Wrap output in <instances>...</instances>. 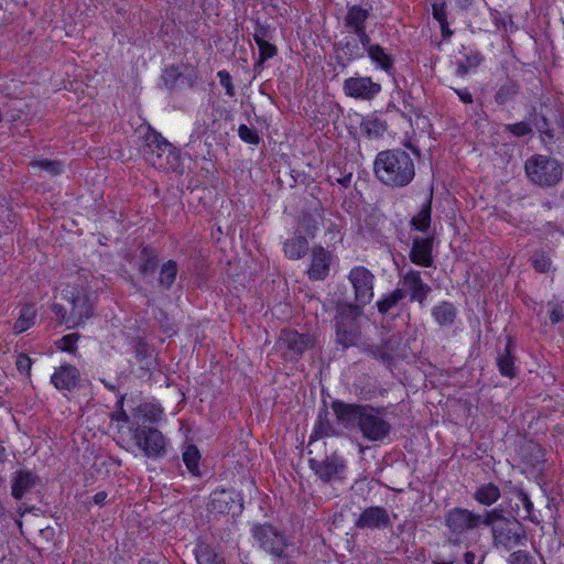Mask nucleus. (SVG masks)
Returning a JSON list of instances; mask_svg holds the SVG:
<instances>
[{
    "instance_id": "1",
    "label": "nucleus",
    "mask_w": 564,
    "mask_h": 564,
    "mask_svg": "<svg viewBox=\"0 0 564 564\" xmlns=\"http://www.w3.org/2000/svg\"><path fill=\"white\" fill-rule=\"evenodd\" d=\"M332 409L337 421L346 429L357 426L362 437L370 442H383L392 431L391 423L386 417L383 408L368 404L345 403L335 400Z\"/></svg>"
},
{
    "instance_id": "2",
    "label": "nucleus",
    "mask_w": 564,
    "mask_h": 564,
    "mask_svg": "<svg viewBox=\"0 0 564 564\" xmlns=\"http://www.w3.org/2000/svg\"><path fill=\"white\" fill-rule=\"evenodd\" d=\"M373 173L379 182L390 187H404L415 176L411 155L402 149L380 151L373 162Z\"/></svg>"
},
{
    "instance_id": "3",
    "label": "nucleus",
    "mask_w": 564,
    "mask_h": 564,
    "mask_svg": "<svg viewBox=\"0 0 564 564\" xmlns=\"http://www.w3.org/2000/svg\"><path fill=\"white\" fill-rule=\"evenodd\" d=\"M485 527L490 529L496 550L510 551L527 543L524 527L517 519L507 517L501 507L485 512Z\"/></svg>"
},
{
    "instance_id": "4",
    "label": "nucleus",
    "mask_w": 564,
    "mask_h": 564,
    "mask_svg": "<svg viewBox=\"0 0 564 564\" xmlns=\"http://www.w3.org/2000/svg\"><path fill=\"white\" fill-rule=\"evenodd\" d=\"M118 434V443L128 451L135 447L149 458H158L166 453L165 437L152 426L144 424H132L126 429L121 426Z\"/></svg>"
},
{
    "instance_id": "5",
    "label": "nucleus",
    "mask_w": 564,
    "mask_h": 564,
    "mask_svg": "<svg viewBox=\"0 0 564 564\" xmlns=\"http://www.w3.org/2000/svg\"><path fill=\"white\" fill-rule=\"evenodd\" d=\"M364 311L351 303H339L334 318L335 343L343 349L359 347L364 344L359 324Z\"/></svg>"
},
{
    "instance_id": "6",
    "label": "nucleus",
    "mask_w": 564,
    "mask_h": 564,
    "mask_svg": "<svg viewBox=\"0 0 564 564\" xmlns=\"http://www.w3.org/2000/svg\"><path fill=\"white\" fill-rule=\"evenodd\" d=\"M138 150L143 159L156 169H165L163 158L173 154V147L150 126L138 130Z\"/></svg>"
},
{
    "instance_id": "7",
    "label": "nucleus",
    "mask_w": 564,
    "mask_h": 564,
    "mask_svg": "<svg viewBox=\"0 0 564 564\" xmlns=\"http://www.w3.org/2000/svg\"><path fill=\"white\" fill-rule=\"evenodd\" d=\"M524 169L529 180L543 187L556 185L563 174L562 166L557 160L541 154L531 156L525 162Z\"/></svg>"
},
{
    "instance_id": "8",
    "label": "nucleus",
    "mask_w": 564,
    "mask_h": 564,
    "mask_svg": "<svg viewBox=\"0 0 564 564\" xmlns=\"http://www.w3.org/2000/svg\"><path fill=\"white\" fill-rule=\"evenodd\" d=\"M444 523L449 531L451 539L460 542L468 532L485 525V513L479 514L463 507H455L445 513Z\"/></svg>"
},
{
    "instance_id": "9",
    "label": "nucleus",
    "mask_w": 564,
    "mask_h": 564,
    "mask_svg": "<svg viewBox=\"0 0 564 564\" xmlns=\"http://www.w3.org/2000/svg\"><path fill=\"white\" fill-rule=\"evenodd\" d=\"M314 345L308 334H301L294 329H282L276 340V349L284 360L294 361Z\"/></svg>"
},
{
    "instance_id": "10",
    "label": "nucleus",
    "mask_w": 564,
    "mask_h": 564,
    "mask_svg": "<svg viewBox=\"0 0 564 564\" xmlns=\"http://www.w3.org/2000/svg\"><path fill=\"white\" fill-rule=\"evenodd\" d=\"M253 538L261 549L276 557L286 556L289 547L288 539L280 533L273 525H256L253 528Z\"/></svg>"
},
{
    "instance_id": "11",
    "label": "nucleus",
    "mask_w": 564,
    "mask_h": 564,
    "mask_svg": "<svg viewBox=\"0 0 564 564\" xmlns=\"http://www.w3.org/2000/svg\"><path fill=\"white\" fill-rule=\"evenodd\" d=\"M399 276V290L402 292L403 297L409 296L411 302H417L420 305H423L432 288L423 281L421 272L409 269L401 271Z\"/></svg>"
},
{
    "instance_id": "12",
    "label": "nucleus",
    "mask_w": 564,
    "mask_h": 564,
    "mask_svg": "<svg viewBox=\"0 0 564 564\" xmlns=\"http://www.w3.org/2000/svg\"><path fill=\"white\" fill-rule=\"evenodd\" d=\"M348 280L354 288L355 305L362 310L373 299L375 275L367 268L357 265L350 270Z\"/></svg>"
},
{
    "instance_id": "13",
    "label": "nucleus",
    "mask_w": 564,
    "mask_h": 564,
    "mask_svg": "<svg viewBox=\"0 0 564 564\" xmlns=\"http://www.w3.org/2000/svg\"><path fill=\"white\" fill-rule=\"evenodd\" d=\"M308 464L311 469L325 482L343 481L345 479L346 462L336 453L322 460L310 458Z\"/></svg>"
},
{
    "instance_id": "14",
    "label": "nucleus",
    "mask_w": 564,
    "mask_h": 564,
    "mask_svg": "<svg viewBox=\"0 0 564 564\" xmlns=\"http://www.w3.org/2000/svg\"><path fill=\"white\" fill-rule=\"evenodd\" d=\"M343 90L348 97L370 101L380 94L381 85L371 77L355 75L344 80Z\"/></svg>"
},
{
    "instance_id": "15",
    "label": "nucleus",
    "mask_w": 564,
    "mask_h": 564,
    "mask_svg": "<svg viewBox=\"0 0 564 564\" xmlns=\"http://www.w3.org/2000/svg\"><path fill=\"white\" fill-rule=\"evenodd\" d=\"M333 253L322 246H314L311 250V264L307 275L313 281L325 280L330 271Z\"/></svg>"
},
{
    "instance_id": "16",
    "label": "nucleus",
    "mask_w": 564,
    "mask_h": 564,
    "mask_svg": "<svg viewBox=\"0 0 564 564\" xmlns=\"http://www.w3.org/2000/svg\"><path fill=\"white\" fill-rule=\"evenodd\" d=\"M79 381L80 372L70 364L59 366L51 376V383L59 391H72L78 386Z\"/></svg>"
},
{
    "instance_id": "17",
    "label": "nucleus",
    "mask_w": 564,
    "mask_h": 564,
    "mask_svg": "<svg viewBox=\"0 0 564 564\" xmlns=\"http://www.w3.org/2000/svg\"><path fill=\"white\" fill-rule=\"evenodd\" d=\"M390 524L389 513L383 507L366 508L355 523L358 529H381Z\"/></svg>"
},
{
    "instance_id": "18",
    "label": "nucleus",
    "mask_w": 564,
    "mask_h": 564,
    "mask_svg": "<svg viewBox=\"0 0 564 564\" xmlns=\"http://www.w3.org/2000/svg\"><path fill=\"white\" fill-rule=\"evenodd\" d=\"M93 313V306L85 294H77L72 299V311L65 324L68 327L82 325Z\"/></svg>"
},
{
    "instance_id": "19",
    "label": "nucleus",
    "mask_w": 564,
    "mask_h": 564,
    "mask_svg": "<svg viewBox=\"0 0 564 564\" xmlns=\"http://www.w3.org/2000/svg\"><path fill=\"white\" fill-rule=\"evenodd\" d=\"M496 365L503 377L512 379L518 375L519 369L516 366L514 344L511 337H507L503 350L498 352Z\"/></svg>"
},
{
    "instance_id": "20",
    "label": "nucleus",
    "mask_w": 564,
    "mask_h": 564,
    "mask_svg": "<svg viewBox=\"0 0 564 564\" xmlns=\"http://www.w3.org/2000/svg\"><path fill=\"white\" fill-rule=\"evenodd\" d=\"M412 263L424 268L432 267V239L431 238H414L412 248L409 253Z\"/></svg>"
},
{
    "instance_id": "21",
    "label": "nucleus",
    "mask_w": 564,
    "mask_h": 564,
    "mask_svg": "<svg viewBox=\"0 0 564 564\" xmlns=\"http://www.w3.org/2000/svg\"><path fill=\"white\" fill-rule=\"evenodd\" d=\"M401 337L400 335H391L381 346H368L365 348L373 358L382 362H389L400 355Z\"/></svg>"
},
{
    "instance_id": "22",
    "label": "nucleus",
    "mask_w": 564,
    "mask_h": 564,
    "mask_svg": "<svg viewBox=\"0 0 564 564\" xmlns=\"http://www.w3.org/2000/svg\"><path fill=\"white\" fill-rule=\"evenodd\" d=\"M11 481L12 496L15 499H21L37 485L39 478L29 470H18L14 473Z\"/></svg>"
},
{
    "instance_id": "23",
    "label": "nucleus",
    "mask_w": 564,
    "mask_h": 564,
    "mask_svg": "<svg viewBox=\"0 0 564 564\" xmlns=\"http://www.w3.org/2000/svg\"><path fill=\"white\" fill-rule=\"evenodd\" d=\"M369 10L361 6H349L344 18V25L351 33L366 29V22L369 19Z\"/></svg>"
},
{
    "instance_id": "24",
    "label": "nucleus",
    "mask_w": 564,
    "mask_h": 564,
    "mask_svg": "<svg viewBox=\"0 0 564 564\" xmlns=\"http://www.w3.org/2000/svg\"><path fill=\"white\" fill-rule=\"evenodd\" d=\"M368 57L377 69L392 76L394 74V58L381 45L369 47Z\"/></svg>"
},
{
    "instance_id": "25",
    "label": "nucleus",
    "mask_w": 564,
    "mask_h": 564,
    "mask_svg": "<svg viewBox=\"0 0 564 564\" xmlns=\"http://www.w3.org/2000/svg\"><path fill=\"white\" fill-rule=\"evenodd\" d=\"M432 316L441 327L451 326L456 319L457 310L454 304L444 301L432 308Z\"/></svg>"
},
{
    "instance_id": "26",
    "label": "nucleus",
    "mask_w": 564,
    "mask_h": 564,
    "mask_svg": "<svg viewBox=\"0 0 564 564\" xmlns=\"http://www.w3.org/2000/svg\"><path fill=\"white\" fill-rule=\"evenodd\" d=\"M386 130V122L373 115L365 117L360 122V131L368 139H379Z\"/></svg>"
},
{
    "instance_id": "27",
    "label": "nucleus",
    "mask_w": 564,
    "mask_h": 564,
    "mask_svg": "<svg viewBox=\"0 0 564 564\" xmlns=\"http://www.w3.org/2000/svg\"><path fill=\"white\" fill-rule=\"evenodd\" d=\"M159 267L158 254L149 247H144L140 253L139 272L145 279L152 276Z\"/></svg>"
},
{
    "instance_id": "28",
    "label": "nucleus",
    "mask_w": 564,
    "mask_h": 564,
    "mask_svg": "<svg viewBox=\"0 0 564 564\" xmlns=\"http://www.w3.org/2000/svg\"><path fill=\"white\" fill-rule=\"evenodd\" d=\"M209 507L219 513H234L232 494L227 490L214 491L210 496Z\"/></svg>"
},
{
    "instance_id": "29",
    "label": "nucleus",
    "mask_w": 564,
    "mask_h": 564,
    "mask_svg": "<svg viewBox=\"0 0 564 564\" xmlns=\"http://www.w3.org/2000/svg\"><path fill=\"white\" fill-rule=\"evenodd\" d=\"M283 250L289 259L299 260L307 253L308 241L303 236H296L284 242Z\"/></svg>"
},
{
    "instance_id": "30",
    "label": "nucleus",
    "mask_w": 564,
    "mask_h": 564,
    "mask_svg": "<svg viewBox=\"0 0 564 564\" xmlns=\"http://www.w3.org/2000/svg\"><path fill=\"white\" fill-rule=\"evenodd\" d=\"M501 494L498 486L492 482L481 485L476 489L473 498L482 506H491L499 500Z\"/></svg>"
},
{
    "instance_id": "31",
    "label": "nucleus",
    "mask_w": 564,
    "mask_h": 564,
    "mask_svg": "<svg viewBox=\"0 0 564 564\" xmlns=\"http://www.w3.org/2000/svg\"><path fill=\"white\" fill-rule=\"evenodd\" d=\"M178 265L174 260L165 261L159 271L158 285L163 290H170L177 276Z\"/></svg>"
},
{
    "instance_id": "32",
    "label": "nucleus",
    "mask_w": 564,
    "mask_h": 564,
    "mask_svg": "<svg viewBox=\"0 0 564 564\" xmlns=\"http://www.w3.org/2000/svg\"><path fill=\"white\" fill-rule=\"evenodd\" d=\"M36 317V308L34 305L24 304L20 308L19 317L17 318L13 330L15 334H21L34 325Z\"/></svg>"
},
{
    "instance_id": "33",
    "label": "nucleus",
    "mask_w": 564,
    "mask_h": 564,
    "mask_svg": "<svg viewBox=\"0 0 564 564\" xmlns=\"http://www.w3.org/2000/svg\"><path fill=\"white\" fill-rule=\"evenodd\" d=\"M163 415V409L159 404L142 403L135 409L134 419L143 420V422L156 423Z\"/></svg>"
},
{
    "instance_id": "34",
    "label": "nucleus",
    "mask_w": 564,
    "mask_h": 564,
    "mask_svg": "<svg viewBox=\"0 0 564 564\" xmlns=\"http://www.w3.org/2000/svg\"><path fill=\"white\" fill-rule=\"evenodd\" d=\"M432 215V194L426 203L422 206L421 210L414 215L410 221L412 228L425 232L431 225Z\"/></svg>"
},
{
    "instance_id": "35",
    "label": "nucleus",
    "mask_w": 564,
    "mask_h": 564,
    "mask_svg": "<svg viewBox=\"0 0 564 564\" xmlns=\"http://www.w3.org/2000/svg\"><path fill=\"white\" fill-rule=\"evenodd\" d=\"M273 41L274 40L254 41L259 51L258 58L253 65L254 72H261L264 62L276 55L278 48L273 44Z\"/></svg>"
},
{
    "instance_id": "36",
    "label": "nucleus",
    "mask_w": 564,
    "mask_h": 564,
    "mask_svg": "<svg viewBox=\"0 0 564 564\" xmlns=\"http://www.w3.org/2000/svg\"><path fill=\"white\" fill-rule=\"evenodd\" d=\"M530 262L538 273H550L555 271L551 254L544 250H535L530 257Z\"/></svg>"
},
{
    "instance_id": "37",
    "label": "nucleus",
    "mask_w": 564,
    "mask_h": 564,
    "mask_svg": "<svg viewBox=\"0 0 564 564\" xmlns=\"http://www.w3.org/2000/svg\"><path fill=\"white\" fill-rule=\"evenodd\" d=\"M198 564H221L223 557L208 544L199 543L195 549Z\"/></svg>"
},
{
    "instance_id": "38",
    "label": "nucleus",
    "mask_w": 564,
    "mask_h": 564,
    "mask_svg": "<svg viewBox=\"0 0 564 564\" xmlns=\"http://www.w3.org/2000/svg\"><path fill=\"white\" fill-rule=\"evenodd\" d=\"M335 435V427L327 419V414H319L315 425L313 433L310 437V443H312L314 440L323 438V437H329Z\"/></svg>"
},
{
    "instance_id": "39",
    "label": "nucleus",
    "mask_w": 564,
    "mask_h": 564,
    "mask_svg": "<svg viewBox=\"0 0 564 564\" xmlns=\"http://www.w3.org/2000/svg\"><path fill=\"white\" fill-rule=\"evenodd\" d=\"M339 48L349 62L364 57L362 47L359 45L358 40L355 37H344V40L339 43Z\"/></svg>"
},
{
    "instance_id": "40",
    "label": "nucleus",
    "mask_w": 564,
    "mask_h": 564,
    "mask_svg": "<svg viewBox=\"0 0 564 564\" xmlns=\"http://www.w3.org/2000/svg\"><path fill=\"white\" fill-rule=\"evenodd\" d=\"M183 462L188 471L194 476H200L199 473V460L200 453L195 445H188L183 452Z\"/></svg>"
},
{
    "instance_id": "41",
    "label": "nucleus",
    "mask_w": 564,
    "mask_h": 564,
    "mask_svg": "<svg viewBox=\"0 0 564 564\" xmlns=\"http://www.w3.org/2000/svg\"><path fill=\"white\" fill-rule=\"evenodd\" d=\"M482 61V57L479 53H470L464 56V59L457 62L456 74L459 76H464L469 72L476 69Z\"/></svg>"
},
{
    "instance_id": "42",
    "label": "nucleus",
    "mask_w": 564,
    "mask_h": 564,
    "mask_svg": "<svg viewBox=\"0 0 564 564\" xmlns=\"http://www.w3.org/2000/svg\"><path fill=\"white\" fill-rule=\"evenodd\" d=\"M518 91V84L513 80H508L507 83L499 87L498 91L496 93L495 100L499 105L507 104L508 101L513 99Z\"/></svg>"
},
{
    "instance_id": "43",
    "label": "nucleus",
    "mask_w": 564,
    "mask_h": 564,
    "mask_svg": "<svg viewBox=\"0 0 564 564\" xmlns=\"http://www.w3.org/2000/svg\"><path fill=\"white\" fill-rule=\"evenodd\" d=\"M403 294L398 289H395L390 294L383 296L377 302V308L381 314L388 313L392 307H394L400 301H402Z\"/></svg>"
},
{
    "instance_id": "44",
    "label": "nucleus",
    "mask_w": 564,
    "mask_h": 564,
    "mask_svg": "<svg viewBox=\"0 0 564 564\" xmlns=\"http://www.w3.org/2000/svg\"><path fill=\"white\" fill-rule=\"evenodd\" d=\"M32 166L39 167L42 171H45L47 174L55 176L59 175L63 172V166L59 161L56 160H39L32 162Z\"/></svg>"
},
{
    "instance_id": "45",
    "label": "nucleus",
    "mask_w": 564,
    "mask_h": 564,
    "mask_svg": "<svg viewBox=\"0 0 564 564\" xmlns=\"http://www.w3.org/2000/svg\"><path fill=\"white\" fill-rule=\"evenodd\" d=\"M517 496L520 503L523 506L525 510V516H523L522 518L528 519L533 523H539V519L534 513L533 502L531 501L529 495L524 490H519Z\"/></svg>"
},
{
    "instance_id": "46",
    "label": "nucleus",
    "mask_w": 564,
    "mask_h": 564,
    "mask_svg": "<svg viewBox=\"0 0 564 564\" xmlns=\"http://www.w3.org/2000/svg\"><path fill=\"white\" fill-rule=\"evenodd\" d=\"M79 339V334L73 333L63 336L59 340L56 341V347L63 351L75 354L77 350V340Z\"/></svg>"
},
{
    "instance_id": "47",
    "label": "nucleus",
    "mask_w": 564,
    "mask_h": 564,
    "mask_svg": "<svg viewBox=\"0 0 564 564\" xmlns=\"http://www.w3.org/2000/svg\"><path fill=\"white\" fill-rule=\"evenodd\" d=\"M181 77L182 73L175 66L165 68V70L162 74V80L165 87L170 89H173L177 86V82L180 80Z\"/></svg>"
},
{
    "instance_id": "48",
    "label": "nucleus",
    "mask_w": 564,
    "mask_h": 564,
    "mask_svg": "<svg viewBox=\"0 0 564 564\" xmlns=\"http://www.w3.org/2000/svg\"><path fill=\"white\" fill-rule=\"evenodd\" d=\"M274 36H275V29L271 28L270 25H261L257 22V25H256L254 32H253L254 41L274 40Z\"/></svg>"
},
{
    "instance_id": "49",
    "label": "nucleus",
    "mask_w": 564,
    "mask_h": 564,
    "mask_svg": "<svg viewBox=\"0 0 564 564\" xmlns=\"http://www.w3.org/2000/svg\"><path fill=\"white\" fill-rule=\"evenodd\" d=\"M508 564H536V562L527 551L519 550L509 555Z\"/></svg>"
},
{
    "instance_id": "50",
    "label": "nucleus",
    "mask_w": 564,
    "mask_h": 564,
    "mask_svg": "<svg viewBox=\"0 0 564 564\" xmlns=\"http://www.w3.org/2000/svg\"><path fill=\"white\" fill-rule=\"evenodd\" d=\"M328 178L332 184H339L343 187L347 188L352 180V172L347 173H340L338 171H334L333 173L328 174Z\"/></svg>"
},
{
    "instance_id": "51",
    "label": "nucleus",
    "mask_w": 564,
    "mask_h": 564,
    "mask_svg": "<svg viewBox=\"0 0 564 564\" xmlns=\"http://www.w3.org/2000/svg\"><path fill=\"white\" fill-rule=\"evenodd\" d=\"M506 130L516 137H524L529 134L532 129L528 122L521 121L513 124H507Z\"/></svg>"
},
{
    "instance_id": "52",
    "label": "nucleus",
    "mask_w": 564,
    "mask_h": 564,
    "mask_svg": "<svg viewBox=\"0 0 564 564\" xmlns=\"http://www.w3.org/2000/svg\"><path fill=\"white\" fill-rule=\"evenodd\" d=\"M358 37L359 45L362 47V54L365 52H369V47L376 46L377 44L371 43V39L369 34L366 32V29L354 32Z\"/></svg>"
},
{
    "instance_id": "53",
    "label": "nucleus",
    "mask_w": 564,
    "mask_h": 564,
    "mask_svg": "<svg viewBox=\"0 0 564 564\" xmlns=\"http://www.w3.org/2000/svg\"><path fill=\"white\" fill-rule=\"evenodd\" d=\"M15 366L20 372L29 373L31 371L32 360L26 354H19Z\"/></svg>"
},
{
    "instance_id": "54",
    "label": "nucleus",
    "mask_w": 564,
    "mask_h": 564,
    "mask_svg": "<svg viewBox=\"0 0 564 564\" xmlns=\"http://www.w3.org/2000/svg\"><path fill=\"white\" fill-rule=\"evenodd\" d=\"M111 420L117 421L118 423L122 422V423L127 424L128 426H131L132 424L140 425L139 421H135L134 417H133V420L130 419V416L127 414L124 409L117 410L115 413H112Z\"/></svg>"
},
{
    "instance_id": "55",
    "label": "nucleus",
    "mask_w": 564,
    "mask_h": 564,
    "mask_svg": "<svg viewBox=\"0 0 564 564\" xmlns=\"http://www.w3.org/2000/svg\"><path fill=\"white\" fill-rule=\"evenodd\" d=\"M219 83L226 89L227 95L234 96V86L231 84V76L226 70L218 72Z\"/></svg>"
},
{
    "instance_id": "56",
    "label": "nucleus",
    "mask_w": 564,
    "mask_h": 564,
    "mask_svg": "<svg viewBox=\"0 0 564 564\" xmlns=\"http://www.w3.org/2000/svg\"><path fill=\"white\" fill-rule=\"evenodd\" d=\"M432 9H433V18L438 23H443V22L447 21V14H446V10H445V4L444 3H442V4L434 3L432 6Z\"/></svg>"
},
{
    "instance_id": "57",
    "label": "nucleus",
    "mask_w": 564,
    "mask_h": 564,
    "mask_svg": "<svg viewBox=\"0 0 564 564\" xmlns=\"http://www.w3.org/2000/svg\"><path fill=\"white\" fill-rule=\"evenodd\" d=\"M564 317V307L562 305H556L550 313V321L552 324H556L561 322Z\"/></svg>"
},
{
    "instance_id": "58",
    "label": "nucleus",
    "mask_w": 564,
    "mask_h": 564,
    "mask_svg": "<svg viewBox=\"0 0 564 564\" xmlns=\"http://www.w3.org/2000/svg\"><path fill=\"white\" fill-rule=\"evenodd\" d=\"M455 93L457 94L458 98L464 104H471L473 102V95L467 88L464 89H456Z\"/></svg>"
},
{
    "instance_id": "59",
    "label": "nucleus",
    "mask_w": 564,
    "mask_h": 564,
    "mask_svg": "<svg viewBox=\"0 0 564 564\" xmlns=\"http://www.w3.org/2000/svg\"><path fill=\"white\" fill-rule=\"evenodd\" d=\"M53 311L61 318V322L65 324V321H67L66 310L59 304H54Z\"/></svg>"
},
{
    "instance_id": "60",
    "label": "nucleus",
    "mask_w": 564,
    "mask_h": 564,
    "mask_svg": "<svg viewBox=\"0 0 564 564\" xmlns=\"http://www.w3.org/2000/svg\"><path fill=\"white\" fill-rule=\"evenodd\" d=\"M107 492L106 491H98L95 496H94V501L96 505H102L105 502V500L107 499Z\"/></svg>"
},
{
    "instance_id": "61",
    "label": "nucleus",
    "mask_w": 564,
    "mask_h": 564,
    "mask_svg": "<svg viewBox=\"0 0 564 564\" xmlns=\"http://www.w3.org/2000/svg\"><path fill=\"white\" fill-rule=\"evenodd\" d=\"M260 142V137L257 131L249 129V144H258Z\"/></svg>"
},
{
    "instance_id": "62",
    "label": "nucleus",
    "mask_w": 564,
    "mask_h": 564,
    "mask_svg": "<svg viewBox=\"0 0 564 564\" xmlns=\"http://www.w3.org/2000/svg\"><path fill=\"white\" fill-rule=\"evenodd\" d=\"M476 561V554L471 551H468L464 554V562L465 564H475Z\"/></svg>"
},
{
    "instance_id": "63",
    "label": "nucleus",
    "mask_w": 564,
    "mask_h": 564,
    "mask_svg": "<svg viewBox=\"0 0 564 564\" xmlns=\"http://www.w3.org/2000/svg\"><path fill=\"white\" fill-rule=\"evenodd\" d=\"M440 25H441V31H442V34H443L444 37H447V36L452 35V31L448 28L447 21L443 22V23H440Z\"/></svg>"
},
{
    "instance_id": "64",
    "label": "nucleus",
    "mask_w": 564,
    "mask_h": 564,
    "mask_svg": "<svg viewBox=\"0 0 564 564\" xmlns=\"http://www.w3.org/2000/svg\"><path fill=\"white\" fill-rule=\"evenodd\" d=\"M238 133H239L240 139L247 142V135H248L247 124H240V127L238 129Z\"/></svg>"
}]
</instances>
